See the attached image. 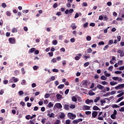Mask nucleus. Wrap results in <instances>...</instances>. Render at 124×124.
Masks as SVG:
<instances>
[{
  "label": "nucleus",
  "mask_w": 124,
  "mask_h": 124,
  "mask_svg": "<svg viewBox=\"0 0 124 124\" xmlns=\"http://www.w3.org/2000/svg\"><path fill=\"white\" fill-rule=\"evenodd\" d=\"M67 116L70 120H74L76 118V114H73V113L71 112L68 113Z\"/></svg>",
  "instance_id": "nucleus-1"
},
{
  "label": "nucleus",
  "mask_w": 124,
  "mask_h": 124,
  "mask_svg": "<svg viewBox=\"0 0 124 124\" xmlns=\"http://www.w3.org/2000/svg\"><path fill=\"white\" fill-rule=\"evenodd\" d=\"M124 83L122 84H120L118 86H116L115 87V89L116 90H121L122 89H124Z\"/></svg>",
  "instance_id": "nucleus-2"
},
{
  "label": "nucleus",
  "mask_w": 124,
  "mask_h": 124,
  "mask_svg": "<svg viewBox=\"0 0 124 124\" xmlns=\"http://www.w3.org/2000/svg\"><path fill=\"white\" fill-rule=\"evenodd\" d=\"M102 111H101L99 113L97 120H99V121H103V117H102L101 115H102Z\"/></svg>",
  "instance_id": "nucleus-3"
},
{
  "label": "nucleus",
  "mask_w": 124,
  "mask_h": 124,
  "mask_svg": "<svg viewBox=\"0 0 124 124\" xmlns=\"http://www.w3.org/2000/svg\"><path fill=\"white\" fill-rule=\"evenodd\" d=\"M9 41L11 44H14L16 42V40L14 38H9Z\"/></svg>",
  "instance_id": "nucleus-4"
},
{
  "label": "nucleus",
  "mask_w": 124,
  "mask_h": 124,
  "mask_svg": "<svg viewBox=\"0 0 124 124\" xmlns=\"http://www.w3.org/2000/svg\"><path fill=\"white\" fill-rule=\"evenodd\" d=\"M47 116L49 117V118H55V114L53 112L50 113V111L48 112Z\"/></svg>",
  "instance_id": "nucleus-5"
},
{
  "label": "nucleus",
  "mask_w": 124,
  "mask_h": 124,
  "mask_svg": "<svg viewBox=\"0 0 124 124\" xmlns=\"http://www.w3.org/2000/svg\"><path fill=\"white\" fill-rule=\"evenodd\" d=\"M55 79H56V78H55L54 76H52L50 78L46 80V83H49V82H51V81H54Z\"/></svg>",
  "instance_id": "nucleus-6"
},
{
  "label": "nucleus",
  "mask_w": 124,
  "mask_h": 124,
  "mask_svg": "<svg viewBox=\"0 0 124 124\" xmlns=\"http://www.w3.org/2000/svg\"><path fill=\"white\" fill-rule=\"evenodd\" d=\"M56 97L58 100H61V99H62V95H61L60 93H58L56 95Z\"/></svg>",
  "instance_id": "nucleus-7"
},
{
  "label": "nucleus",
  "mask_w": 124,
  "mask_h": 124,
  "mask_svg": "<svg viewBox=\"0 0 124 124\" xmlns=\"http://www.w3.org/2000/svg\"><path fill=\"white\" fill-rule=\"evenodd\" d=\"M88 83H89L87 80H83L81 84L83 87H87L88 86Z\"/></svg>",
  "instance_id": "nucleus-8"
},
{
  "label": "nucleus",
  "mask_w": 124,
  "mask_h": 124,
  "mask_svg": "<svg viewBox=\"0 0 124 124\" xmlns=\"http://www.w3.org/2000/svg\"><path fill=\"white\" fill-rule=\"evenodd\" d=\"M78 56H76V57H75V60L76 61H79L80 59H81V57L82 56V54H81L80 53H79L78 54Z\"/></svg>",
  "instance_id": "nucleus-9"
},
{
  "label": "nucleus",
  "mask_w": 124,
  "mask_h": 124,
  "mask_svg": "<svg viewBox=\"0 0 124 124\" xmlns=\"http://www.w3.org/2000/svg\"><path fill=\"white\" fill-rule=\"evenodd\" d=\"M97 115H98V112L97 111H93L92 112V117L93 118H95Z\"/></svg>",
  "instance_id": "nucleus-10"
},
{
  "label": "nucleus",
  "mask_w": 124,
  "mask_h": 124,
  "mask_svg": "<svg viewBox=\"0 0 124 124\" xmlns=\"http://www.w3.org/2000/svg\"><path fill=\"white\" fill-rule=\"evenodd\" d=\"M85 103H86V104H90V103H93V100L88 99L85 101Z\"/></svg>",
  "instance_id": "nucleus-11"
},
{
  "label": "nucleus",
  "mask_w": 124,
  "mask_h": 124,
  "mask_svg": "<svg viewBox=\"0 0 124 124\" xmlns=\"http://www.w3.org/2000/svg\"><path fill=\"white\" fill-rule=\"evenodd\" d=\"M55 106L57 108H62V104L60 103H56L55 104Z\"/></svg>",
  "instance_id": "nucleus-12"
},
{
  "label": "nucleus",
  "mask_w": 124,
  "mask_h": 124,
  "mask_svg": "<svg viewBox=\"0 0 124 124\" xmlns=\"http://www.w3.org/2000/svg\"><path fill=\"white\" fill-rule=\"evenodd\" d=\"M34 51H35V48L33 47V48H31V49H30L29 50L28 52L29 54H32V53H33V52H34Z\"/></svg>",
  "instance_id": "nucleus-13"
},
{
  "label": "nucleus",
  "mask_w": 124,
  "mask_h": 124,
  "mask_svg": "<svg viewBox=\"0 0 124 124\" xmlns=\"http://www.w3.org/2000/svg\"><path fill=\"white\" fill-rule=\"evenodd\" d=\"M83 110H90L91 109V107L89 106H84L83 107Z\"/></svg>",
  "instance_id": "nucleus-14"
},
{
  "label": "nucleus",
  "mask_w": 124,
  "mask_h": 124,
  "mask_svg": "<svg viewBox=\"0 0 124 124\" xmlns=\"http://www.w3.org/2000/svg\"><path fill=\"white\" fill-rule=\"evenodd\" d=\"M97 88L99 90H103V89H104V86H102V85H100V84H98L97 85Z\"/></svg>",
  "instance_id": "nucleus-15"
},
{
  "label": "nucleus",
  "mask_w": 124,
  "mask_h": 124,
  "mask_svg": "<svg viewBox=\"0 0 124 124\" xmlns=\"http://www.w3.org/2000/svg\"><path fill=\"white\" fill-rule=\"evenodd\" d=\"M88 94L89 95L91 96L94 95V94H95V93L93 92V90L89 91L88 92Z\"/></svg>",
  "instance_id": "nucleus-16"
},
{
  "label": "nucleus",
  "mask_w": 124,
  "mask_h": 124,
  "mask_svg": "<svg viewBox=\"0 0 124 124\" xmlns=\"http://www.w3.org/2000/svg\"><path fill=\"white\" fill-rule=\"evenodd\" d=\"M64 109L65 110H69V105L67 104H65L63 106Z\"/></svg>",
  "instance_id": "nucleus-17"
},
{
  "label": "nucleus",
  "mask_w": 124,
  "mask_h": 124,
  "mask_svg": "<svg viewBox=\"0 0 124 124\" xmlns=\"http://www.w3.org/2000/svg\"><path fill=\"white\" fill-rule=\"evenodd\" d=\"M71 28H72V30H76L77 27L75 26V23H72L71 25Z\"/></svg>",
  "instance_id": "nucleus-18"
},
{
  "label": "nucleus",
  "mask_w": 124,
  "mask_h": 124,
  "mask_svg": "<svg viewBox=\"0 0 124 124\" xmlns=\"http://www.w3.org/2000/svg\"><path fill=\"white\" fill-rule=\"evenodd\" d=\"M53 106H54V104L52 103V102H49L48 105L46 106L48 108H52Z\"/></svg>",
  "instance_id": "nucleus-19"
},
{
  "label": "nucleus",
  "mask_w": 124,
  "mask_h": 124,
  "mask_svg": "<svg viewBox=\"0 0 124 124\" xmlns=\"http://www.w3.org/2000/svg\"><path fill=\"white\" fill-rule=\"evenodd\" d=\"M93 110H95V111H97V110H99L100 111V108H98V107L96 106H94L93 107Z\"/></svg>",
  "instance_id": "nucleus-20"
},
{
  "label": "nucleus",
  "mask_w": 124,
  "mask_h": 124,
  "mask_svg": "<svg viewBox=\"0 0 124 124\" xmlns=\"http://www.w3.org/2000/svg\"><path fill=\"white\" fill-rule=\"evenodd\" d=\"M109 84L110 86H115V85H117L118 84V82L115 81H111Z\"/></svg>",
  "instance_id": "nucleus-21"
},
{
  "label": "nucleus",
  "mask_w": 124,
  "mask_h": 124,
  "mask_svg": "<svg viewBox=\"0 0 124 124\" xmlns=\"http://www.w3.org/2000/svg\"><path fill=\"white\" fill-rule=\"evenodd\" d=\"M72 101H73L74 102H77V98H76V97L75 96H73L72 97Z\"/></svg>",
  "instance_id": "nucleus-22"
},
{
  "label": "nucleus",
  "mask_w": 124,
  "mask_h": 124,
  "mask_svg": "<svg viewBox=\"0 0 124 124\" xmlns=\"http://www.w3.org/2000/svg\"><path fill=\"white\" fill-rule=\"evenodd\" d=\"M64 117H65V115L64 114V113L62 112L61 115H60V118L61 119H63V118H64Z\"/></svg>",
  "instance_id": "nucleus-23"
},
{
  "label": "nucleus",
  "mask_w": 124,
  "mask_h": 124,
  "mask_svg": "<svg viewBox=\"0 0 124 124\" xmlns=\"http://www.w3.org/2000/svg\"><path fill=\"white\" fill-rule=\"evenodd\" d=\"M64 88V84H60L58 86V89H63Z\"/></svg>",
  "instance_id": "nucleus-24"
},
{
  "label": "nucleus",
  "mask_w": 124,
  "mask_h": 124,
  "mask_svg": "<svg viewBox=\"0 0 124 124\" xmlns=\"http://www.w3.org/2000/svg\"><path fill=\"white\" fill-rule=\"evenodd\" d=\"M99 99H100V97H96V98L94 100V102L96 103V102H97Z\"/></svg>",
  "instance_id": "nucleus-25"
},
{
  "label": "nucleus",
  "mask_w": 124,
  "mask_h": 124,
  "mask_svg": "<svg viewBox=\"0 0 124 124\" xmlns=\"http://www.w3.org/2000/svg\"><path fill=\"white\" fill-rule=\"evenodd\" d=\"M87 52L88 54H90L92 52H93V50L91 48H89L87 49Z\"/></svg>",
  "instance_id": "nucleus-26"
},
{
  "label": "nucleus",
  "mask_w": 124,
  "mask_h": 124,
  "mask_svg": "<svg viewBox=\"0 0 124 124\" xmlns=\"http://www.w3.org/2000/svg\"><path fill=\"white\" fill-rule=\"evenodd\" d=\"M110 118H111V119H112V120H116V115H115L114 114H111L110 115Z\"/></svg>",
  "instance_id": "nucleus-27"
},
{
  "label": "nucleus",
  "mask_w": 124,
  "mask_h": 124,
  "mask_svg": "<svg viewBox=\"0 0 124 124\" xmlns=\"http://www.w3.org/2000/svg\"><path fill=\"white\" fill-rule=\"evenodd\" d=\"M112 108H119L120 106H118L117 104H114L112 106Z\"/></svg>",
  "instance_id": "nucleus-28"
},
{
  "label": "nucleus",
  "mask_w": 124,
  "mask_h": 124,
  "mask_svg": "<svg viewBox=\"0 0 124 124\" xmlns=\"http://www.w3.org/2000/svg\"><path fill=\"white\" fill-rule=\"evenodd\" d=\"M86 40H87V41H91V40H92V37H91V36H88L86 37Z\"/></svg>",
  "instance_id": "nucleus-29"
},
{
  "label": "nucleus",
  "mask_w": 124,
  "mask_h": 124,
  "mask_svg": "<svg viewBox=\"0 0 124 124\" xmlns=\"http://www.w3.org/2000/svg\"><path fill=\"white\" fill-rule=\"evenodd\" d=\"M26 83H27V81H26V80L23 79L21 82V85H22L23 86H25V85L26 84Z\"/></svg>",
  "instance_id": "nucleus-30"
},
{
  "label": "nucleus",
  "mask_w": 124,
  "mask_h": 124,
  "mask_svg": "<svg viewBox=\"0 0 124 124\" xmlns=\"http://www.w3.org/2000/svg\"><path fill=\"white\" fill-rule=\"evenodd\" d=\"M113 43H114V40H113V39L110 40L108 41V44H109V45H112V44H113Z\"/></svg>",
  "instance_id": "nucleus-31"
},
{
  "label": "nucleus",
  "mask_w": 124,
  "mask_h": 124,
  "mask_svg": "<svg viewBox=\"0 0 124 124\" xmlns=\"http://www.w3.org/2000/svg\"><path fill=\"white\" fill-rule=\"evenodd\" d=\"M76 106L75 105H73V104H71V105L69 106V108L71 109H74V108H75Z\"/></svg>",
  "instance_id": "nucleus-32"
},
{
  "label": "nucleus",
  "mask_w": 124,
  "mask_h": 124,
  "mask_svg": "<svg viewBox=\"0 0 124 124\" xmlns=\"http://www.w3.org/2000/svg\"><path fill=\"white\" fill-rule=\"evenodd\" d=\"M108 47H109V45H106V46L103 48L104 51H106V50H107V49L108 48Z\"/></svg>",
  "instance_id": "nucleus-33"
},
{
  "label": "nucleus",
  "mask_w": 124,
  "mask_h": 124,
  "mask_svg": "<svg viewBox=\"0 0 124 124\" xmlns=\"http://www.w3.org/2000/svg\"><path fill=\"white\" fill-rule=\"evenodd\" d=\"M51 62H53V63H55L57 62V59H56V58H53V59L51 60Z\"/></svg>",
  "instance_id": "nucleus-34"
},
{
  "label": "nucleus",
  "mask_w": 124,
  "mask_h": 124,
  "mask_svg": "<svg viewBox=\"0 0 124 124\" xmlns=\"http://www.w3.org/2000/svg\"><path fill=\"white\" fill-rule=\"evenodd\" d=\"M124 93L122 92V93L119 94L117 95V97H121V96H123V95H124Z\"/></svg>",
  "instance_id": "nucleus-35"
},
{
  "label": "nucleus",
  "mask_w": 124,
  "mask_h": 124,
  "mask_svg": "<svg viewBox=\"0 0 124 124\" xmlns=\"http://www.w3.org/2000/svg\"><path fill=\"white\" fill-rule=\"evenodd\" d=\"M123 99H124V96H122L121 98H118L116 102H120V101H121V100H123Z\"/></svg>",
  "instance_id": "nucleus-36"
},
{
  "label": "nucleus",
  "mask_w": 124,
  "mask_h": 124,
  "mask_svg": "<svg viewBox=\"0 0 124 124\" xmlns=\"http://www.w3.org/2000/svg\"><path fill=\"white\" fill-rule=\"evenodd\" d=\"M112 80H114V81H117V80H119V77H112Z\"/></svg>",
  "instance_id": "nucleus-37"
},
{
  "label": "nucleus",
  "mask_w": 124,
  "mask_h": 124,
  "mask_svg": "<svg viewBox=\"0 0 124 124\" xmlns=\"http://www.w3.org/2000/svg\"><path fill=\"white\" fill-rule=\"evenodd\" d=\"M60 123H61V120H56L54 124H60Z\"/></svg>",
  "instance_id": "nucleus-38"
},
{
  "label": "nucleus",
  "mask_w": 124,
  "mask_h": 124,
  "mask_svg": "<svg viewBox=\"0 0 124 124\" xmlns=\"http://www.w3.org/2000/svg\"><path fill=\"white\" fill-rule=\"evenodd\" d=\"M101 80H105L106 79H107V78L105 76H102L101 77Z\"/></svg>",
  "instance_id": "nucleus-39"
},
{
  "label": "nucleus",
  "mask_w": 124,
  "mask_h": 124,
  "mask_svg": "<svg viewBox=\"0 0 124 124\" xmlns=\"http://www.w3.org/2000/svg\"><path fill=\"white\" fill-rule=\"evenodd\" d=\"M123 60L119 61L118 62V64L119 65H123Z\"/></svg>",
  "instance_id": "nucleus-40"
},
{
  "label": "nucleus",
  "mask_w": 124,
  "mask_h": 124,
  "mask_svg": "<svg viewBox=\"0 0 124 124\" xmlns=\"http://www.w3.org/2000/svg\"><path fill=\"white\" fill-rule=\"evenodd\" d=\"M90 64L89 62H86L84 64V67H87V66H89V65Z\"/></svg>",
  "instance_id": "nucleus-41"
},
{
  "label": "nucleus",
  "mask_w": 124,
  "mask_h": 124,
  "mask_svg": "<svg viewBox=\"0 0 124 124\" xmlns=\"http://www.w3.org/2000/svg\"><path fill=\"white\" fill-rule=\"evenodd\" d=\"M49 96H50V94L49 93H46L45 95V98H49Z\"/></svg>",
  "instance_id": "nucleus-42"
},
{
  "label": "nucleus",
  "mask_w": 124,
  "mask_h": 124,
  "mask_svg": "<svg viewBox=\"0 0 124 124\" xmlns=\"http://www.w3.org/2000/svg\"><path fill=\"white\" fill-rule=\"evenodd\" d=\"M18 94L19 95H23V94H24V92H23V91H20L18 92Z\"/></svg>",
  "instance_id": "nucleus-43"
},
{
  "label": "nucleus",
  "mask_w": 124,
  "mask_h": 124,
  "mask_svg": "<svg viewBox=\"0 0 124 124\" xmlns=\"http://www.w3.org/2000/svg\"><path fill=\"white\" fill-rule=\"evenodd\" d=\"M52 44H53V45H57V44H58V41H57L56 40L53 41Z\"/></svg>",
  "instance_id": "nucleus-44"
},
{
  "label": "nucleus",
  "mask_w": 124,
  "mask_h": 124,
  "mask_svg": "<svg viewBox=\"0 0 124 124\" xmlns=\"http://www.w3.org/2000/svg\"><path fill=\"white\" fill-rule=\"evenodd\" d=\"M78 120L77 119L73 121V124H78Z\"/></svg>",
  "instance_id": "nucleus-45"
},
{
  "label": "nucleus",
  "mask_w": 124,
  "mask_h": 124,
  "mask_svg": "<svg viewBox=\"0 0 124 124\" xmlns=\"http://www.w3.org/2000/svg\"><path fill=\"white\" fill-rule=\"evenodd\" d=\"M33 70L36 71L37 69H38V66L35 65L33 67Z\"/></svg>",
  "instance_id": "nucleus-46"
},
{
  "label": "nucleus",
  "mask_w": 124,
  "mask_h": 124,
  "mask_svg": "<svg viewBox=\"0 0 124 124\" xmlns=\"http://www.w3.org/2000/svg\"><path fill=\"white\" fill-rule=\"evenodd\" d=\"M115 74H121V73H123V72L120 71H116L114 72Z\"/></svg>",
  "instance_id": "nucleus-47"
},
{
  "label": "nucleus",
  "mask_w": 124,
  "mask_h": 124,
  "mask_svg": "<svg viewBox=\"0 0 124 124\" xmlns=\"http://www.w3.org/2000/svg\"><path fill=\"white\" fill-rule=\"evenodd\" d=\"M17 30L16 28H14L12 29V32L15 33V32H17Z\"/></svg>",
  "instance_id": "nucleus-48"
},
{
  "label": "nucleus",
  "mask_w": 124,
  "mask_h": 124,
  "mask_svg": "<svg viewBox=\"0 0 124 124\" xmlns=\"http://www.w3.org/2000/svg\"><path fill=\"white\" fill-rule=\"evenodd\" d=\"M85 114L86 115H91L92 114V111H85Z\"/></svg>",
  "instance_id": "nucleus-49"
},
{
  "label": "nucleus",
  "mask_w": 124,
  "mask_h": 124,
  "mask_svg": "<svg viewBox=\"0 0 124 124\" xmlns=\"http://www.w3.org/2000/svg\"><path fill=\"white\" fill-rule=\"evenodd\" d=\"M45 121H46V119L43 118V119H42L41 122L42 124H45Z\"/></svg>",
  "instance_id": "nucleus-50"
},
{
  "label": "nucleus",
  "mask_w": 124,
  "mask_h": 124,
  "mask_svg": "<svg viewBox=\"0 0 124 124\" xmlns=\"http://www.w3.org/2000/svg\"><path fill=\"white\" fill-rule=\"evenodd\" d=\"M25 118L27 120H31V115H28L26 116Z\"/></svg>",
  "instance_id": "nucleus-51"
},
{
  "label": "nucleus",
  "mask_w": 124,
  "mask_h": 124,
  "mask_svg": "<svg viewBox=\"0 0 124 124\" xmlns=\"http://www.w3.org/2000/svg\"><path fill=\"white\" fill-rule=\"evenodd\" d=\"M117 38L118 42H120V41H121V39L122 38L121 37V36H117Z\"/></svg>",
  "instance_id": "nucleus-52"
},
{
  "label": "nucleus",
  "mask_w": 124,
  "mask_h": 124,
  "mask_svg": "<svg viewBox=\"0 0 124 124\" xmlns=\"http://www.w3.org/2000/svg\"><path fill=\"white\" fill-rule=\"evenodd\" d=\"M2 6L3 8H5V7L7 6V5H6V4H5V3H2Z\"/></svg>",
  "instance_id": "nucleus-53"
},
{
  "label": "nucleus",
  "mask_w": 124,
  "mask_h": 124,
  "mask_svg": "<svg viewBox=\"0 0 124 124\" xmlns=\"http://www.w3.org/2000/svg\"><path fill=\"white\" fill-rule=\"evenodd\" d=\"M70 41H71V42H72V43H74V42H75V38H72L70 39Z\"/></svg>",
  "instance_id": "nucleus-54"
},
{
  "label": "nucleus",
  "mask_w": 124,
  "mask_h": 124,
  "mask_svg": "<svg viewBox=\"0 0 124 124\" xmlns=\"http://www.w3.org/2000/svg\"><path fill=\"white\" fill-rule=\"evenodd\" d=\"M20 105H22L24 107V106H26V104H25V102L21 101L20 102Z\"/></svg>",
  "instance_id": "nucleus-55"
},
{
  "label": "nucleus",
  "mask_w": 124,
  "mask_h": 124,
  "mask_svg": "<svg viewBox=\"0 0 124 124\" xmlns=\"http://www.w3.org/2000/svg\"><path fill=\"white\" fill-rule=\"evenodd\" d=\"M113 66H110L108 67V70H109V71H112V70H113Z\"/></svg>",
  "instance_id": "nucleus-56"
},
{
  "label": "nucleus",
  "mask_w": 124,
  "mask_h": 124,
  "mask_svg": "<svg viewBox=\"0 0 124 124\" xmlns=\"http://www.w3.org/2000/svg\"><path fill=\"white\" fill-rule=\"evenodd\" d=\"M7 16H11V13L10 12L7 11L6 12Z\"/></svg>",
  "instance_id": "nucleus-57"
},
{
  "label": "nucleus",
  "mask_w": 124,
  "mask_h": 124,
  "mask_svg": "<svg viewBox=\"0 0 124 124\" xmlns=\"http://www.w3.org/2000/svg\"><path fill=\"white\" fill-rule=\"evenodd\" d=\"M53 6V8H57V7H58V3H54Z\"/></svg>",
  "instance_id": "nucleus-58"
},
{
  "label": "nucleus",
  "mask_w": 124,
  "mask_h": 124,
  "mask_svg": "<svg viewBox=\"0 0 124 124\" xmlns=\"http://www.w3.org/2000/svg\"><path fill=\"white\" fill-rule=\"evenodd\" d=\"M70 120H67L65 121L66 124H70Z\"/></svg>",
  "instance_id": "nucleus-59"
},
{
  "label": "nucleus",
  "mask_w": 124,
  "mask_h": 124,
  "mask_svg": "<svg viewBox=\"0 0 124 124\" xmlns=\"http://www.w3.org/2000/svg\"><path fill=\"white\" fill-rule=\"evenodd\" d=\"M101 83H102V85H108V82L106 81H102Z\"/></svg>",
  "instance_id": "nucleus-60"
},
{
  "label": "nucleus",
  "mask_w": 124,
  "mask_h": 124,
  "mask_svg": "<svg viewBox=\"0 0 124 124\" xmlns=\"http://www.w3.org/2000/svg\"><path fill=\"white\" fill-rule=\"evenodd\" d=\"M104 44L105 43H104V42L103 41H101L99 42V44H98L99 45H104Z\"/></svg>",
  "instance_id": "nucleus-61"
},
{
  "label": "nucleus",
  "mask_w": 124,
  "mask_h": 124,
  "mask_svg": "<svg viewBox=\"0 0 124 124\" xmlns=\"http://www.w3.org/2000/svg\"><path fill=\"white\" fill-rule=\"evenodd\" d=\"M52 71H53V72H56V73H58V72H59V70L54 68V69H53L52 70Z\"/></svg>",
  "instance_id": "nucleus-62"
},
{
  "label": "nucleus",
  "mask_w": 124,
  "mask_h": 124,
  "mask_svg": "<svg viewBox=\"0 0 124 124\" xmlns=\"http://www.w3.org/2000/svg\"><path fill=\"white\" fill-rule=\"evenodd\" d=\"M120 112H124V107L121 108V109H119Z\"/></svg>",
  "instance_id": "nucleus-63"
},
{
  "label": "nucleus",
  "mask_w": 124,
  "mask_h": 124,
  "mask_svg": "<svg viewBox=\"0 0 124 124\" xmlns=\"http://www.w3.org/2000/svg\"><path fill=\"white\" fill-rule=\"evenodd\" d=\"M124 66H122L119 67V70H124Z\"/></svg>",
  "instance_id": "nucleus-64"
}]
</instances>
